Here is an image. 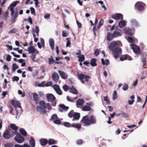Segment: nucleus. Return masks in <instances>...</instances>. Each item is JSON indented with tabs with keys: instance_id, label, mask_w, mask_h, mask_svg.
<instances>
[{
	"instance_id": "obj_1",
	"label": "nucleus",
	"mask_w": 147,
	"mask_h": 147,
	"mask_svg": "<svg viewBox=\"0 0 147 147\" xmlns=\"http://www.w3.org/2000/svg\"><path fill=\"white\" fill-rule=\"evenodd\" d=\"M121 46V43L119 41H113L111 42L109 46V48L113 53V55L115 58L117 57L121 54V50L119 48V46Z\"/></svg>"
},
{
	"instance_id": "obj_2",
	"label": "nucleus",
	"mask_w": 147,
	"mask_h": 147,
	"mask_svg": "<svg viewBox=\"0 0 147 147\" xmlns=\"http://www.w3.org/2000/svg\"><path fill=\"white\" fill-rule=\"evenodd\" d=\"M36 105L37 111L40 113H46L47 107L49 110L51 108V106L49 103H45V102H36Z\"/></svg>"
},
{
	"instance_id": "obj_3",
	"label": "nucleus",
	"mask_w": 147,
	"mask_h": 147,
	"mask_svg": "<svg viewBox=\"0 0 147 147\" xmlns=\"http://www.w3.org/2000/svg\"><path fill=\"white\" fill-rule=\"evenodd\" d=\"M96 118L93 115L91 116L89 118L88 116H85L81 121V122L84 123V125L86 126L96 123Z\"/></svg>"
},
{
	"instance_id": "obj_4",
	"label": "nucleus",
	"mask_w": 147,
	"mask_h": 147,
	"mask_svg": "<svg viewBox=\"0 0 147 147\" xmlns=\"http://www.w3.org/2000/svg\"><path fill=\"white\" fill-rule=\"evenodd\" d=\"M39 32V28L38 26H36L35 27V29H33L32 31V34L34 38V41L35 42H37L38 41V39L37 37L39 36L38 33Z\"/></svg>"
},
{
	"instance_id": "obj_5",
	"label": "nucleus",
	"mask_w": 147,
	"mask_h": 147,
	"mask_svg": "<svg viewBox=\"0 0 147 147\" xmlns=\"http://www.w3.org/2000/svg\"><path fill=\"white\" fill-rule=\"evenodd\" d=\"M144 4L141 2H138L135 5V8L138 9L140 11H143L144 9Z\"/></svg>"
},
{
	"instance_id": "obj_6",
	"label": "nucleus",
	"mask_w": 147,
	"mask_h": 147,
	"mask_svg": "<svg viewBox=\"0 0 147 147\" xmlns=\"http://www.w3.org/2000/svg\"><path fill=\"white\" fill-rule=\"evenodd\" d=\"M18 3H19V1H14L11 4L9 7L8 9H9L11 11V14H12L15 13L16 11H15L14 8Z\"/></svg>"
},
{
	"instance_id": "obj_7",
	"label": "nucleus",
	"mask_w": 147,
	"mask_h": 147,
	"mask_svg": "<svg viewBox=\"0 0 147 147\" xmlns=\"http://www.w3.org/2000/svg\"><path fill=\"white\" fill-rule=\"evenodd\" d=\"M14 138L16 141L19 143H21L24 141V138L18 133H17Z\"/></svg>"
},
{
	"instance_id": "obj_8",
	"label": "nucleus",
	"mask_w": 147,
	"mask_h": 147,
	"mask_svg": "<svg viewBox=\"0 0 147 147\" xmlns=\"http://www.w3.org/2000/svg\"><path fill=\"white\" fill-rule=\"evenodd\" d=\"M131 48L132 49L134 52L139 55L140 54V50L139 47L134 44L130 45Z\"/></svg>"
},
{
	"instance_id": "obj_9",
	"label": "nucleus",
	"mask_w": 147,
	"mask_h": 147,
	"mask_svg": "<svg viewBox=\"0 0 147 147\" xmlns=\"http://www.w3.org/2000/svg\"><path fill=\"white\" fill-rule=\"evenodd\" d=\"M52 87L58 94L61 95L62 94V92L58 85L54 84L52 86Z\"/></svg>"
},
{
	"instance_id": "obj_10",
	"label": "nucleus",
	"mask_w": 147,
	"mask_h": 147,
	"mask_svg": "<svg viewBox=\"0 0 147 147\" xmlns=\"http://www.w3.org/2000/svg\"><path fill=\"white\" fill-rule=\"evenodd\" d=\"M130 25L133 28H136L138 26L139 24L136 19H132L130 20Z\"/></svg>"
},
{
	"instance_id": "obj_11",
	"label": "nucleus",
	"mask_w": 147,
	"mask_h": 147,
	"mask_svg": "<svg viewBox=\"0 0 147 147\" xmlns=\"http://www.w3.org/2000/svg\"><path fill=\"white\" fill-rule=\"evenodd\" d=\"M3 136L6 139H9L11 136V132L7 130L5 131L3 135Z\"/></svg>"
},
{
	"instance_id": "obj_12",
	"label": "nucleus",
	"mask_w": 147,
	"mask_h": 147,
	"mask_svg": "<svg viewBox=\"0 0 147 147\" xmlns=\"http://www.w3.org/2000/svg\"><path fill=\"white\" fill-rule=\"evenodd\" d=\"M59 106L60 108L59 109V111L60 112L66 111L69 109V107L66 106L63 104L59 105Z\"/></svg>"
},
{
	"instance_id": "obj_13",
	"label": "nucleus",
	"mask_w": 147,
	"mask_h": 147,
	"mask_svg": "<svg viewBox=\"0 0 147 147\" xmlns=\"http://www.w3.org/2000/svg\"><path fill=\"white\" fill-rule=\"evenodd\" d=\"M112 17L114 19L117 20H122L123 19V15L120 13H117L116 14L113 15Z\"/></svg>"
},
{
	"instance_id": "obj_14",
	"label": "nucleus",
	"mask_w": 147,
	"mask_h": 147,
	"mask_svg": "<svg viewBox=\"0 0 147 147\" xmlns=\"http://www.w3.org/2000/svg\"><path fill=\"white\" fill-rule=\"evenodd\" d=\"M11 104L15 108L18 107L20 108L21 110L22 109L20 102H11Z\"/></svg>"
},
{
	"instance_id": "obj_15",
	"label": "nucleus",
	"mask_w": 147,
	"mask_h": 147,
	"mask_svg": "<svg viewBox=\"0 0 147 147\" xmlns=\"http://www.w3.org/2000/svg\"><path fill=\"white\" fill-rule=\"evenodd\" d=\"M124 32L129 35H131L134 34V31L132 32L131 30L128 27H126L123 29Z\"/></svg>"
},
{
	"instance_id": "obj_16",
	"label": "nucleus",
	"mask_w": 147,
	"mask_h": 147,
	"mask_svg": "<svg viewBox=\"0 0 147 147\" xmlns=\"http://www.w3.org/2000/svg\"><path fill=\"white\" fill-rule=\"evenodd\" d=\"M46 97L48 101H54L55 99V96L51 94H47Z\"/></svg>"
},
{
	"instance_id": "obj_17",
	"label": "nucleus",
	"mask_w": 147,
	"mask_h": 147,
	"mask_svg": "<svg viewBox=\"0 0 147 147\" xmlns=\"http://www.w3.org/2000/svg\"><path fill=\"white\" fill-rule=\"evenodd\" d=\"M122 32L120 30H115L113 33L114 37H117L121 36Z\"/></svg>"
},
{
	"instance_id": "obj_18",
	"label": "nucleus",
	"mask_w": 147,
	"mask_h": 147,
	"mask_svg": "<svg viewBox=\"0 0 147 147\" xmlns=\"http://www.w3.org/2000/svg\"><path fill=\"white\" fill-rule=\"evenodd\" d=\"M59 72L61 76L63 79H66L67 77V74L64 72L61 71H59Z\"/></svg>"
},
{
	"instance_id": "obj_19",
	"label": "nucleus",
	"mask_w": 147,
	"mask_h": 147,
	"mask_svg": "<svg viewBox=\"0 0 147 147\" xmlns=\"http://www.w3.org/2000/svg\"><path fill=\"white\" fill-rule=\"evenodd\" d=\"M54 62L57 64H60L62 63L61 62H55V60L53 59V58L51 56V57H50L49 59V64L50 65H51Z\"/></svg>"
},
{
	"instance_id": "obj_20",
	"label": "nucleus",
	"mask_w": 147,
	"mask_h": 147,
	"mask_svg": "<svg viewBox=\"0 0 147 147\" xmlns=\"http://www.w3.org/2000/svg\"><path fill=\"white\" fill-rule=\"evenodd\" d=\"M27 50L29 53L30 54H33L35 52V49L34 47L32 46H31L29 47Z\"/></svg>"
},
{
	"instance_id": "obj_21",
	"label": "nucleus",
	"mask_w": 147,
	"mask_h": 147,
	"mask_svg": "<svg viewBox=\"0 0 147 147\" xmlns=\"http://www.w3.org/2000/svg\"><path fill=\"white\" fill-rule=\"evenodd\" d=\"M52 78L55 81H57L59 78V76L57 73L54 72L52 76Z\"/></svg>"
},
{
	"instance_id": "obj_22",
	"label": "nucleus",
	"mask_w": 147,
	"mask_h": 147,
	"mask_svg": "<svg viewBox=\"0 0 147 147\" xmlns=\"http://www.w3.org/2000/svg\"><path fill=\"white\" fill-rule=\"evenodd\" d=\"M113 38H114V37L113 34H112L111 32L108 33L107 39L108 41H111Z\"/></svg>"
},
{
	"instance_id": "obj_23",
	"label": "nucleus",
	"mask_w": 147,
	"mask_h": 147,
	"mask_svg": "<svg viewBox=\"0 0 147 147\" xmlns=\"http://www.w3.org/2000/svg\"><path fill=\"white\" fill-rule=\"evenodd\" d=\"M49 43L50 47L52 50H53L54 47V41L53 39H50Z\"/></svg>"
},
{
	"instance_id": "obj_24",
	"label": "nucleus",
	"mask_w": 147,
	"mask_h": 147,
	"mask_svg": "<svg viewBox=\"0 0 147 147\" xmlns=\"http://www.w3.org/2000/svg\"><path fill=\"white\" fill-rule=\"evenodd\" d=\"M48 142L47 140L45 139H42L40 140V143L41 145L45 146L47 144Z\"/></svg>"
},
{
	"instance_id": "obj_25",
	"label": "nucleus",
	"mask_w": 147,
	"mask_h": 147,
	"mask_svg": "<svg viewBox=\"0 0 147 147\" xmlns=\"http://www.w3.org/2000/svg\"><path fill=\"white\" fill-rule=\"evenodd\" d=\"M18 13L17 11H16L15 13L12 14H11V20L14 22L16 21L15 19L17 17Z\"/></svg>"
},
{
	"instance_id": "obj_26",
	"label": "nucleus",
	"mask_w": 147,
	"mask_h": 147,
	"mask_svg": "<svg viewBox=\"0 0 147 147\" xmlns=\"http://www.w3.org/2000/svg\"><path fill=\"white\" fill-rule=\"evenodd\" d=\"M73 117V121L78 120L80 117V114L79 113H74Z\"/></svg>"
},
{
	"instance_id": "obj_27",
	"label": "nucleus",
	"mask_w": 147,
	"mask_h": 147,
	"mask_svg": "<svg viewBox=\"0 0 147 147\" xmlns=\"http://www.w3.org/2000/svg\"><path fill=\"white\" fill-rule=\"evenodd\" d=\"M33 98L35 101H39L40 100V98L38 95L36 93H34Z\"/></svg>"
},
{
	"instance_id": "obj_28",
	"label": "nucleus",
	"mask_w": 147,
	"mask_h": 147,
	"mask_svg": "<svg viewBox=\"0 0 147 147\" xmlns=\"http://www.w3.org/2000/svg\"><path fill=\"white\" fill-rule=\"evenodd\" d=\"M126 25V22L125 21H121L119 23V25L121 28H123Z\"/></svg>"
},
{
	"instance_id": "obj_29",
	"label": "nucleus",
	"mask_w": 147,
	"mask_h": 147,
	"mask_svg": "<svg viewBox=\"0 0 147 147\" xmlns=\"http://www.w3.org/2000/svg\"><path fill=\"white\" fill-rule=\"evenodd\" d=\"M19 131L20 133L24 136H27V132L24 129L21 128L19 129Z\"/></svg>"
},
{
	"instance_id": "obj_30",
	"label": "nucleus",
	"mask_w": 147,
	"mask_h": 147,
	"mask_svg": "<svg viewBox=\"0 0 147 147\" xmlns=\"http://www.w3.org/2000/svg\"><path fill=\"white\" fill-rule=\"evenodd\" d=\"M85 102H76V106L78 108H81L84 105Z\"/></svg>"
},
{
	"instance_id": "obj_31",
	"label": "nucleus",
	"mask_w": 147,
	"mask_h": 147,
	"mask_svg": "<svg viewBox=\"0 0 147 147\" xmlns=\"http://www.w3.org/2000/svg\"><path fill=\"white\" fill-rule=\"evenodd\" d=\"M30 144L31 147H34L35 146V141L33 138H31L30 141Z\"/></svg>"
},
{
	"instance_id": "obj_32",
	"label": "nucleus",
	"mask_w": 147,
	"mask_h": 147,
	"mask_svg": "<svg viewBox=\"0 0 147 147\" xmlns=\"http://www.w3.org/2000/svg\"><path fill=\"white\" fill-rule=\"evenodd\" d=\"M102 63L103 65H107L109 63V61L108 59H106L104 61L103 59H101Z\"/></svg>"
},
{
	"instance_id": "obj_33",
	"label": "nucleus",
	"mask_w": 147,
	"mask_h": 147,
	"mask_svg": "<svg viewBox=\"0 0 147 147\" xmlns=\"http://www.w3.org/2000/svg\"><path fill=\"white\" fill-rule=\"evenodd\" d=\"M91 109V108L90 107L86 105L83 107L82 110L85 111H90Z\"/></svg>"
},
{
	"instance_id": "obj_34",
	"label": "nucleus",
	"mask_w": 147,
	"mask_h": 147,
	"mask_svg": "<svg viewBox=\"0 0 147 147\" xmlns=\"http://www.w3.org/2000/svg\"><path fill=\"white\" fill-rule=\"evenodd\" d=\"M70 90L69 91L70 92L74 94H77L78 92L76 89L74 88L73 87L70 88Z\"/></svg>"
},
{
	"instance_id": "obj_35",
	"label": "nucleus",
	"mask_w": 147,
	"mask_h": 147,
	"mask_svg": "<svg viewBox=\"0 0 147 147\" xmlns=\"http://www.w3.org/2000/svg\"><path fill=\"white\" fill-rule=\"evenodd\" d=\"M77 57L79 58V61L80 62H82L85 60V57L83 55L77 56Z\"/></svg>"
},
{
	"instance_id": "obj_36",
	"label": "nucleus",
	"mask_w": 147,
	"mask_h": 147,
	"mask_svg": "<svg viewBox=\"0 0 147 147\" xmlns=\"http://www.w3.org/2000/svg\"><path fill=\"white\" fill-rule=\"evenodd\" d=\"M96 59H92L90 61V64L93 66H95L96 65Z\"/></svg>"
},
{
	"instance_id": "obj_37",
	"label": "nucleus",
	"mask_w": 147,
	"mask_h": 147,
	"mask_svg": "<svg viewBox=\"0 0 147 147\" xmlns=\"http://www.w3.org/2000/svg\"><path fill=\"white\" fill-rule=\"evenodd\" d=\"M10 127L13 129L15 131H17L18 129V127L15 124L11 123L10 125Z\"/></svg>"
},
{
	"instance_id": "obj_38",
	"label": "nucleus",
	"mask_w": 147,
	"mask_h": 147,
	"mask_svg": "<svg viewBox=\"0 0 147 147\" xmlns=\"http://www.w3.org/2000/svg\"><path fill=\"white\" fill-rule=\"evenodd\" d=\"M96 4L99 3L101 4L102 7L104 9V10L105 11L107 10V8L106 7L105 5L103 4V2L102 1H100L98 2H96Z\"/></svg>"
},
{
	"instance_id": "obj_39",
	"label": "nucleus",
	"mask_w": 147,
	"mask_h": 147,
	"mask_svg": "<svg viewBox=\"0 0 147 147\" xmlns=\"http://www.w3.org/2000/svg\"><path fill=\"white\" fill-rule=\"evenodd\" d=\"M96 4L99 3L101 4L102 7L104 9V10L105 11L107 10V8L106 7L105 5L103 4V2L102 1H100L98 2H96Z\"/></svg>"
},
{
	"instance_id": "obj_40",
	"label": "nucleus",
	"mask_w": 147,
	"mask_h": 147,
	"mask_svg": "<svg viewBox=\"0 0 147 147\" xmlns=\"http://www.w3.org/2000/svg\"><path fill=\"white\" fill-rule=\"evenodd\" d=\"M104 22V20L102 18L100 19V21L98 23L97 29H99L100 28V26L102 25Z\"/></svg>"
},
{
	"instance_id": "obj_41",
	"label": "nucleus",
	"mask_w": 147,
	"mask_h": 147,
	"mask_svg": "<svg viewBox=\"0 0 147 147\" xmlns=\"http://www.w3.org/2000/svg\"><path fill=\"white\" fill-rule=\"evenodd\" d=\"M48 142L49 144L52 145L55 144L56 143V141L54 140L51 139L49 140Z\"/></svg>"
},
{
	"instance_id": "obj_42",
	"label": "nucleus",
	"mask_w": 147,
	"mask_h": 147,
	"mask_svg": "<svg viewBox=\"0 0 147 147\" xmlns=\"http://www.w3.org/2000/svg\"><path fill=\"white\" fill-rule=\"evenodd\" d=\"M127 58V55H122L120 57V60L122 61L126 60Z\"/></svg>"
},
{
	"instance_id": "obj_43",
	"label": "nucleus",
	"mask_w": 147,
	"mask_h": 147,
	"mask_svg": "<svg viewBox=\"0 0 147 147\" xmlns=\"http://www.w3.org/2000/svg\"><path fill=\"white\" fill-rule=\"evenodd\" d=\"M127 40L130 43H133L135 42L134 39L131 37H128Z\"/></svg>"
},
{
	"instance_id": "obj_44",
	"label": "nucleus",
	"mask_w": 147,
	"mask_h": 147,
	"mask_svg": "<svg viewBox=\"0 0 147 147\" xmlns=\"http://www.w3.org/2000/svg\"><path fill=\"white\" fill-rule=\"evenodd\" d=\"M61 121L58 119L53 121V122L55 124L60 125L61 123Z\"/></svg>"
},
{
	"instance_id": "obj_45",
	"label": "nucleus",
	"mask_w": 147,
	"mask_h": 147,
	"mask_svg": "<svg viewBox=\"0 0 147 147\" xmlns=\"http://www.w3.org/2000/svg\"><path fill=\"white\" fill-rule=\"evenodd\" d=\"M117 98V93L116 91H114L113 95V100H115Z\"/></svg>"
},
{
	"instance_id": "obj_46",
	"label": "nucleus",
	"mask_w": 147,
	"mask_h": 147,
	"mask_svg": "<svg viewBox=\"0 0 147 147\" xmlns=\"http://www.w3.org/2000/svg\"><path fill=\"white\" fill-rule=\"evenodd\" d=\"M74 112L73 111H71L68 114V116L70 118H72L74 116Z\"/></svg>"
},
{
	"instance_id": "obj_47",
	"label": "nucleus",
	"mask_w": 147,
	"mask_h": 147,
	"mask_svg": "<svg viewBox=\"0 0 147 147\" xmlns=\"http://www.w3.org/2000/svg\"><path fill=\"white\" fill-rule=\"evenodd\" d=\"M63 88L65 91H67L68 90L70 89V88L68 86L65 85L63 86Z\"/></svg>"
},
{
	"instance_id": "obj_48",
	"label": "nucleus",
	"mask_w": 147,
	"mask_h": 147,
	"mask_svg": "<svg viewBox=\"0 0 147 147\" xmlns=\"http://www.w3.org/2000/svg\"><path fill=\"white\" fill-rule=\"evenodd\" d=\"M12 70L14 71L18 68V66L15 64H13L12 65Z\"/></svg>"
},
{
	"instance_id": "obj_49",
	"label": "nucleus",
	"mask_w": 147,
	"mask_h": 147,
	"mask_svg": "<svg viewBox=\"0 0 147 147\" xmlns=\"http://www.w3.org/2000/svg\"><path fill=\"white\" fill-rule=\"evenodd\" d=\"M50 14L49 13H46L45 14L44 18L45 19L48 20L50 18Z\"/></svg>"
},
{
	"instance_id": "obj_50",
	"label": "nucleus",
	"mask_w": 147,
	"mask_h": 147,
	"mask_svg": "<svg viewBox=\"0 0 147 147\" xmlns=\"http://www.w3.org/2000/svg\"><path fill=\"white\" fill-rule=\"evenodd\" d=\"M68 33H67L66 31L64 30L62 32V36L63 37H66L68 36Z\"/></svg>"
},
{
	"instance_id": "obj_51",
	"label": "nucleus",
	"mask_w": 147,
	"mask_h": 147,
	"mask_svg": "<svg viewBox=\"0 0 147 147\" xmlns=\"http://www.w3.org/2000/svg\"><path fill=\"white\" fill-rule=\"evenodd\" d=\"M84 75L83 74H80L78 75V77L79 79L81 80H82L84 79Z\"/></svg>"
},
{
	"instance_id": "obj_52",
	"label": "nucleus",
	"mask_w": 147,
	"mask_h": 147,
	"mask_svg": "<svg viewBox=\"0 0 147 147\" xmlns=\"http://www.w3.org/2000/svg\"><path fill=\"white\" fill-rule=\"evenodd\" d=\"M63 125L67 127H69L71 126V124H70L69 122H65L63 123Z\"/></svg>"
},
{
	"instance_id": "obj_53",
	"label": "nucleus",
	"mask_w": 147,
	"mask_h": 147,
	"mask_svg": "<svg viewBox=\"0 0 147 147\" xmlns=\"http://www.w3.org/2000/svg\"><path fill=\"white\" fill-rule=\"evenodd\" d=\"M128 88V84H126L123 86V89L124 91L126 90Z\"/></svg>"
},
{
	"instance_id": "obj_54",
	"label": "nucleus",
	"mask_w": 147,
	"mask_h": 147,
	"mask_svg": "<svg viewBox=\"0 0 147 147\" xmlns=\"http://www.w3.org/2000/svg\"><path fill=\"white\" fill-rule=\"evenodd\" d=\"M30 10H31V13L32 14H33L34 16H35L36 13L35 12V10L34 9L33 7H31L30 8Z\"/></svg>"
},
{
	"instance_id": "obj_55",
	"label": "nucleus",
	"mask_w": 147,
	"mask_h": 147,
	"mask_svg": "<svg viewBox=\"0 0 147 147\" xmlns=\"http://www.w3.org/2000/svg\"><path fill=\"white\" fill-rule=\"evenodd\" d=\"M90 78V76L87 75H84V79L85 80V81L86 82H88V79Z\"/></svg>"
},
{
	"instance_id": "obj_56",
	"label": "nucleus",
	"mask_w": 147,
	"mask_h": 147,
	"mask_svg": "<svg viewBox=\"0 0 147 147\" xmlns=\"http://www.w3.org/2000/svg\"><path fill=\"white\" fill-rule=\"evenodd\" d=\"M58 119V117L57 115L54 114L51 117V119L54 120Z\"/></svg>"
},
{
	"instance_id": "obj_57",
	"label": "nucleus",
	"mask_w": 147,
	"mask_h": 147,
	"mask_svg": "<svg viewBox=\"0 0 147 147\" xmlns=\"http://www.w3.org/2000/svg\"><path fill=\"white\" fill-rule=\"evenodd\" d=\"M38 94L40 97H43L44 96V93L43 91H39L38 92Z\"/></svg>"
},
{
	"instance_id": "obj_58",
	"label": "nucleus",
	"mask_w": 147,
	"mask_h": 147,
	"mask_svg": "<svg viewBox=\"0 0 147 147\" xmlns=\"http://www.w3.org/2000/svg\"><path fill=\"white\" fill-rule=\"evenodd\" d=\"M75 127L79 130L81 128V125L80 124H76L75 125Z\"/></svg>"
},
{
	"instance_id": "obj_59",
	"label": "nucleus",
	"mask_w": 147,
	"mask_h": 147,
	"mask_svg": "<svg viewBox=\"0 0 147 147\" xmlns=\"http://www.w3.org/2000/svg\"><path fill=\"white\" fill-rule=\"evenodd\" d=\"M95 55L97 56L99 54V51L98 49H96L94 52Z\"/></svg>"
},
{
	"instance_id": "obj_60",
	"label": "nucleus",
	"mask_w": 147,
	"mask_h": 147,
	"mask_svg": "<svg viewBox=\"0 0 147 147\" xmlns=\"http://www.w3.org/2000/svg\"><path fill=\"white\" fill-rule=\"evenodd\" d=\"M71 44V42L70 40H68L67 41V42L66 44V47H71L70 46V45Z\"/></svg>"
},
{
	"instance_id": "obj_61",
	"label": "nucleus",
	"mask_w": 147,
	"mask_h": 147,
	"mask_svg": "<svg viewBox=\"0 0 147 147\" xmlns=\"http://www.w3.org/2000/svg\"><path fill=\"white\" fill-rule=\"evenodd\" d=\"M19 80V78L17 76H14L12 78V80L13 81H18Z\"/></svg>"
},
{
	"instance_id": "obj_62",
	"label": "nucleus",
	"mask_w": 147,
	"mask_h": 147,
	"mask_svg": "<svg viewBox=\"0 0 147 147\" xmlns=\"http://www.w3.org/2000/svg\"><path fill=\"white\" fill-rule=\"evenodd\" d=\"M18 93L20 95L22 94V97H24L25 96V94L24 93H23L22 92L21 90H19L18 91Z\"/></svg>"
},
{
	"instance_id": "obj_63",
	"label": "nucleus",
	"mask_w": 147,
	"mask_h": 147,
	"mask_svg": "<svg viewBox=\"0 0 147 147\" xmlns=\"http://www.w3.org/2000/svg\"><path fill=\"white\" fill-rule=\"evenodd\" d=\"M123 116L125 118H128L129 117V116L128 114L126 113H123Z\"/></svg>"
},
{
	"instance_id": "obj_64",
	"label": "nucleus",
	"mask_w": 147,
	"mask_h": 147,
	"mask_svg": "<svg viewBox=\"0 0 147 147\" xmlns=\"http://www.w3.org/2000/svg\"><path fill=\"white\" fill-rule=\"evenodd\" d=\"M5 147H13V145L10 143H8L5 145Z\"/></svg>"
}]
</instances>
